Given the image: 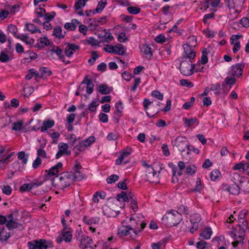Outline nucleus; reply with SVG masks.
<instances>
[{"mask_svg":"<svg viewBox=\"0 0 249 249\" xmlns=\"http://www.w3.org/2000/svg\"><path fill=\"white\" fill-rule=\"evenodd\" d=\"M145 224L137 220L134 217H126L118 228L119 236H127L132 239L138 237L139 233L145 228Z\"/></svg>","mask_w":249,"mask_h":249,"instance_id":"obj_1","label":"nucleus"},{"mask_svg":"<svg viewBox=\"0 0 249 249\" xmlns=\"http://www.w3.org/2000/svg\"><path fill=\"white\" fill-rule=\"evenodd\" d=\"M78 175H74L71 172L62 173L55 177L57 186L60 189H64L70 186L73 181H79L84 178L83 175L77 172Z\"/></svg>","mask_w":249,"mask_h":249,"instance_id":"obj_2","label":"nucleus"},{"mask_svg":"<svg viewBox=\"0 0 249 249\" xmlns=\"http://www.w3.org/2000/svg\"><path fill=\"white\" fill-rule=\"evenodd\" d=\"M182 219V215L175 210L168 212L162 218L163 223L170 227L177 225Z\"/></svg>","mask_w":249,"mask_h":249,"instance_id":"obj_3","label":"nucleus"},{"mask_svg":"<svg viewBox=\"0 0 249 249\" xmlns=\"http://www.w3.org/2000/svg\"><path fill=\"white\" fill-rule=\"evenodd\" d=\"M245 0H229L228 6L230 13L228 18L231 20L238 18Z\"/></svg>","mask_w":249,"mask_h":249,"instance_id":"obj_4","label":"nucleus"},{"mask_svg":"<svg viewBox=\"0 0 249 249\" xmlns=\"http://www.w3.org/2000/svg\"><path fill=\"white\" fill-rule=\"evenodd\" d=\"M68 220L67 218L66 219L63 216L61 218V222L63 225V230L61 231L60 236L58 237L56 241L57 243H60L63 241L66 242H69L72 239V230L71 227H68L66 224V221Z\"/></svg>","mask_w":249,"mask_h":249,"instance_id":"obj_5","label":"nucleus"},{"mask_svg":"<svg viewBox=\"0 0 249 249\" xmlns=\"http://www.w3.org/2000/svg\"><path fill=\"white\" fill-rule=\"evenodd\" d=\"M196 42L194 37H190L187 39V43L183 46L184 49V56L191 60L195 58L196 52L194 50V47L195 46Z\"/></svg>","mask_w":249,"mask_h":249,"instance_id":"obj_6","label":"nucleus"},{"mask_svg":"<svg viewBox=\"0 0 249 249\" xmlns=\"http://www.w3.org/2000/svg\"><path fill=\"white\" fill-rule=\"evenodd\" d=\"M230 235L233 240L231 243L233 247L237 248L239 245L243 243L245 234L239 230L238 231L235 228H232L230 232Z\"/></svg>","mask_w":249,"mask_h":249,"instance_id":"obj_7","label":"nucleus"},{"mask_svg":"<svg viewBox=\"0 0 249 249\" xmlns=\"http://www.w3.org/2000/svg\"><path fill=\"white\" fill-rule=\"evenodd\" d=\"M171 143L173 146L177 147L181 152L185 151L186 148L190 150L187 139L185 137L178 136L175 140H172Z\"/></svg>","mask_w":249,"mask_h":249,"instance_id":"obj_8","label":"nucleus"},{"mask_svg":"<svg viewBox=\"0 0 249 249\" xmlns=\"http://www.w3.org/2000/svg\"><path fill=\"white\" fill-rule=\"evenodd\" d=\"M194 68L195 66L192 63L191 60L183 61L180 65V72L185 76L191 75L194 73Z\"/></svg>","mask_w":249,"mask_h":249,"instance_id":"obj_9","label":"nucleus"},{"mask_svg":"<svg viewBox=\"0 0 249 249\" xmlns=\"http://www.w3.org/2000/svg\"><path fill=\"white\" fill-rule=\"evenodd\" d=\"M131 153V149L127 147L122 150L121 154L116 160L115 163L117 165L127 163L129 161V156Z\"/></svg>","mask_w":249,"mask_h":249,"instance_id":"obj_10","label":"nucleus"},{"mask_svg":"<svg viewBox=\"0 0 249 249\" xmlns=\"http://www.w3.org/2000/svg\"><path fill=\"white\" fill-rule=\"evenodd\" d=\"M43 182L39 179L34 180L33 181L29 183H24L20 187L21 192H26L32 191V193L35 194V192H33V190L41 186L43 184Z\"/></svg>","mask_w":249,"mask_h":249,"instance_id":"obj_11","label":"nucleus"},{"mask_svg":"<svg viewBox=\"0 0 249 249\" xmlns=\"http://www.w3.org/2000/svg\"><path fill=\"white\" fill-rule=\"evenodd\" d=\"M28 246L29 249H47L48 244L46 240L40 239L29 242Z\"/></svg>","mask_w":249,"mask_h":249,"instance_id":"obj_12","label":"nucleus"},{"mask_svg":"<svg viewBox=\"0 0 249 249\" xmlns=\"http://www.w3.org/2000/svg\"><path fill=\"white\" fill-rule=\"evenodd\" d=\"M242 36L241 35L238 34L233 35L231 37V44L233 46L232 50L234 54L236 53L241 49L240 42L239 40Z\"/></svg>","mask_w":249,"mask_h":249,"instance_id":"obj_13","label":"nucleus"},{"mask_svg":"<svg viewBox=\"0 0 249 249\" xmlns=\"http://www.w3.org/2000/svg\"><path fill=\"white\" fill-rule=\"evenodd\" d=\"M58 151L56 153L55 157L57 159L60 158L63 155H70L71 153L70 150H69V145L67 143L60 142L58 145Z\"/></svg>","mask_w":249,"mask_h":249,"instance_id":"obj_14","label":"nucleus"},{"mask_svg":"<svg viewBox=\"0 0 249 249\" xmlns=\"http://www.w3.org/2000/svg\"><path fill=\"white\" fill-rule=\"evenodd\" d=\"M200 220V216L197 213H195L191 215L190 222L192 226L190 228V231L192 233H194L198 229V223Z\"/></svg>","mask_w":249,"mask_h":249,"instance_id":"obj_15","label":"nucleus"},{"mask_svg":"<svg viewBox=\"0 0 249 249\" xmlns=\"http://www.w3.org/2000/svg\"><path fill=\"white\" fill-rule=\"evenodd\" d=\"M147 172V178L149 182L157 183L159 182V173L155 171L152 167H148Z\"/></svg>","mask_w":249,"mask_h":249,"instance_id":"obj_16","label":"nucleus"},{"mask_svg":"<svg viewBox=\"0 0 249 249\" xmlns=\"http://www.w3.org/2000/svg\"><path fill=\"white\" fill-rule=\"evenodd\" d=\"M41 181H42V180ZM43 184L45 183L46 186V187L45 188L44 190H42L40 191H37L36 192V193H35V195H39L42 194L45 192H47L52 189V186L53 185L57 186V183L55 178L52 179H47L46 180H43Z\"/></svg>","mask_w":249,"mask_h":249,"instance_id":"obj_17","label":"nucleus"},{"mask_svg":"<svg viewBox=\"0 0 249 249\" xmlns=\"http://www.w3.org/2000/svg\"><path fill=\"white\" fill-rule=\"evenodd\" d=\"M235 82L236 80L233 77L230 76H227L222 83L224 91H229L232 86L235 84Z\"/></svg>","mask_w":249,"mask_h":249,"instance_id":"obj_18","label":"nucleus"},{"mask_svg":"<svg viewBox=\"0 0 249 249\" xmlns=\"http://www.w3.org/2000/svg\"><path fill=\"white\" fill-rule=\"evenodd\" d=\"M10 231L4 225L0 224V240L1 242L7 241L11 236Z\"/></svg>","mask_w":249,"mask_h":249,"instance_id":"obj_19","label":"nucleus"},{"mask_svg":"<svg viewBox=\"0 0 249 249\" xmlns=\"http://www.w3.org/2000/svg\"><path fill=\"white\" fill-rule=\"evenodd\" d=\"M79 241V247L81 249L91 248L93 245L92 239L89 236H82Z\"/></svg>","mask_w":249,"mask_h":249,"instance_id":"obj_20","label":"nucleus"},{"mask_svg":"<svg viewBox=\"0 0 249 249\" xmlns=\"http://www.w3.org/2000/svg\"><path fill=\"white\" fill-rule=\"evenodd\" d=\"M243 71V66L239 64L233 65L231 68V74L233 77H239L242 75Z\"/></svg>","mask_w":249,"mask_h":249,"instance_id":"obj_21","label":"nucleus"},{"mask_svg":"<svg viewBox=\"0 0 249 249\" xmlns=\"http://www.w3.org/2000/svg\"><path fill=\"white\" fill-rule=\"evenodd\" d=\"M89 0H78L77 1L74 6V9L75 13L79 16H82L84 15L83 11H80L82 8L84 7L86 2Z\"/></svg>","mask_w":249,"mask_h":249,"instance_id":"obj_22","label":"nucleus"},{"mask_svg":"<svg viewBox=\"0 0 249 249\" xmlns=\"http://www.w3.org/2000/svg\"><path fill=\"white\" fill-rule=\"evenodd\" d=\"M152 103V102L150 101L148 99H144L143 102L144 109L146 112L147 116L149 118H153L155 116V115H156L157 113V111H154L152 113H150L148 111V110L149 109H152L153 108H154L153 106H150Z\"/></svg>","mask_w":249,"mask_h":249,"instance_id":"obj_23","label":"nucleus"},{"mask_svg":"<svg viewBox=\"0 0 249 249\" xmlns=\"http://www.w3.org/2000/svg\"><path fill=\"white\" fill-rule=\"evenodd\" d=\"M55 122L53 120H45L40 126V131L42 132H47V130L54 126Z\"/></svg>","mask_w":249,"mask_h":249,"instance_id":"obj_24","label":"nucleus"},{"mask_svg":"<svg viewBox=\"0 0 249 249\" xmlns=\"http://www.w3.org/2000/svg\"><path fill=\"white\" fill-rule=\"evenodd\" d=\"M50 40L45 36L41 37L37 39V43L35 47L38 49H42L46 46L49 45Z\"/></svg>","mask_w":249,"mask_h":249,"instance_id":"obj_25","label":"nucleus"},{"mask_svg":"<svg viewBox=\"0 0 249 249\" xmlns=\"http://www.w3.org/2000/svg\"><path fill=\"white\" fill-rule=\"evenodd\" d=\"M95 142L94 137H89L87 139L83 140L79 142L78 147L80 150H84L86 147L89 146Z\"/></svg>","mask_w":249,"mask_h":249,"instance_id":"obj_26","label":"nucleus"},{"mask_svg":"<svg viewBox=\"0 0 249 249\" xmlns=\"http://www.w3.org/2000/svg\"><path fill=\"white\" fill-rule=\"evenodd\" d=\"M63 164L62 162H59L56 165L53 166L48 171V176L51 177L57 175L59 172L62 171Z\"/></svg>","mask_w":249,"mask_h":249,"instance_id":"obj_27","label":"nucleus"},{"mask_svg":"<svg viewBox=\"0 0 249 249\" xmlns=\"http://www.w3.org/2000/svg\"><path fill=\"white\" fill-rule=\"evenodd\" d=\"M79 48V46L76 45L69 44L65 48V53L66 55L68 57H71Z\"/></svg>","mask_w":249,"mask_h":249,"instance_id":"obj_28","label":"nucleus"},{"mask_svg":"<svg viewBox=\"0 0 249 249\" xmlns=\"http://www.w3.org/2000/svg\"><path fill=\"white\" fill-rule=\"evenodd\" d=\"M15 36L17 38L21 40L22 42L29 46H32L34 43V40L32 38L26 36V35L16 34Z\"/></svg>","mask_w":249,"mask_h":249,"instance_id":"obj_29","label":"nucleus"},{"mask_svg":"<svg viewBox=\"0 0 249 249\" xmlns=\"http://www.w3.org/2000/svg\"><path fill=\"white\" fill-rule=\"evenodd\" d=\"M83 221L88 225H97L100 222V218L98 217L89 218L87 216H84L83 218Z\"/></svg>","mask_w":249,"mask_h":249,"instance_id":"obj_30","label":"nucleus"},{"mask_svg":"<svg viewBox=\"0 0 249 249\" xmlns=\"http://www.w3.org/2000/svg\"><path fill=\"white\" fill-rule=\"evenodd\" d=\"M101 34L103 42L109 43L114 39L113 36L108 30L105 29Z\"/></svg>","mask_w":249,"mask_h":249,"instance_id":"obj_31","label":"nucleus"},{"mask_svg":"<svg viewBox=\"0 0 249 249\" xmlns=\"http://www.w3.org/2000/svg\"><path fill=\"white\" fill-rule=\"evenodd\" d=\"M141 51L144 57L147 58H150L153 55L151 48L146 44L142 45L141 48Z\"/></svg>","mask_w":249,"mask_h":249,"instance_id":"obj_32","label":"nucleus"},{"mask_svg":"<svg viewBox=\"0 0 249 249\" xmlns=\"http://www.w3.org/2000/svg\"><path fill=\"white\" fill-rule=\"evenodd\" d=\"M84 84H86V88L87 92L89 94H91L93 91L94 87L92 81L90 79H85L82 81L81 85V87Z\"/></svg>","mask_w":249,"mask_h":249,"instance_id":"obj_33","label":"nucleus"},{"mask_svg":"<svg viewBox=\"0 0 249 249\" xmlns=\"http://www.w3.org/2000/svg\"><path fill=\"white\" fill-rule=\"evenodd\" d=\"M113 53L117 55H123L124 54L126 49L123 45L117 43L113 46Z\"/></svg>","mask_w":249,"mask_h":249,"instance_id":"obj_34","label":"nucleus"},{"mask_svg":"<svg viewBox=\"0 0 249 249\" xmlns=\"http://www.w3.org/2000/svg\"><path fill=\"white\" fill-rule=\"evenodd\" d=\"M11 58L10 53L6 50L2 51L0 53V61L2 63L7 62Z\"/></svg>","mask_w":249,"mask_h":249,"instance_id":"obj_35","label":"nucleus"},{"mask_svg":"<svg viewBox=\"0 0 249 249\" xmlns=\"http://www.w3.org/2000/svg\"><path fill=\"white\" fill-rule=\"evenodd\" d=\"M46 11L44 8H36L35 10V13L36 15L37 18H35L34 19V22L38 23L39 24H41L42 22L40 21V20L38 19L39 18L41 17H44Z\"/></svg>","mask_w":249,"mask_h":249,"instance_id":"obj_36","label":"nucleus"},{"mask_svg":"<svg viewBox=\"0 0 249 249\" xmlns=\"http://www.w3.org/2000/svg\"><path fill=\"white\" fill-rule=\"evenodd\" d=\"M213 234V231L211 228L207 227L204 229L203 231L200 234V236L205 239H209L211 238Z\"/></svg>","mask_w":249,"mask_h":249,"instance_id":"obj_37","label":"nucleus"},{"mask_svg":"<svg viewBox=\"0 0 249 249\" xmlns=\"http://www.w3.org/2000/svg\"><path fill=\"white\" fill-rule=\"evenodd\" d=\"M19 225L20 224L18 222L12 219V217L11 216L8 217V220L6 223V227L8 228L10 231L12 229L18 228Z\"/></svg>","mask_w":249,"mask_h":249,"instance_id":"obj_38","label":"nucleus"},{"mask_svg":"<svg viewBox=\"0 0 249 249\" xmlns=\"http://www.w3.org/2000/svg\"><path fill=\"white\" fill-rule=\"evenodd\" d=\"M33 77H35V79L36 80L38 78H39V74L35 69H30L27 74L26 75L25 78L26 80H29Z\"/></svg>","mask_w":249,"mask_h":249,"instance_id":"obj_39","label":"nucleus"},{"mask_svg":"<svg viewBox=\"0 0 249 249\" xmlns=\"http://www.w3.org/2000/svg\"><path fill=\"white\" fill-rule=\"evenodd\" d=\"M129 196L132 209L134 212H136L138 210V207L136 197L131 192H129Z\"/></svg>","mask_w":249,"mask_h":249,"instance_id":"obj_40","label":"nucleus"},{"mask_svg":"<svg viewBox=\"0 0 249 249\" xmlns=\"http://www.w3.org/2000/svg\"><path fill=\"white\" fill-rule=\"evenodd\" d=\"M52 51L55 53L57 56H58L60 58V59L61 60V61L65 63L66 64H68L70 61H66L64 59V57L63 55V52L62 50L58 47H56L55 48H54Z\"/></svg>","mask_w":249,"mask_h":249,"instance_id":"obj_41","label":"nucleus"},{"mask_svg":"<svg viewBox=\"0 0 249 249\" xmlns=\"http://www.w3.org/2000/svg\"><path fill=\"white\" fill-rule=\"evenodd\" d=\"M48 134L53 140V143L56 144L58 142V139L60 136V134L58 132H55L53 130H51L47 132Z\"/></svg>","mask_w":249,"mask_h":249,"instance_id":"obj_42","label":"nucleus"},{"mask_svg":"<svg viewBox=\"0 0 249 249\" xmlns=\"http://www.w3.org/2000/svg\"><path fill=\"white\" fill-rule=\"evenodd\" d=\"M239 230L245 234L249 230V223L247 220L242 221L241 223L238 222Z\"/></svg>","mask_w":249,"mask_h":249,"instance_id":"obj_43","label":"nucleus"},{"mask_svg":"<svg viewBox=\"0 0 249 249\" xmlns=\"http://www.w3.org/2000/svg\"><path fill=\"white\" fill-rule=\"evenodd\" d=\"M184 124L187 127L192 126L194 125H198L199 124L198 121L195 118L191 119H184Z\"/></svg>","mask_w":249,"mask_h":249,"instance_id":"obj_44","label":"nucleus"},{"mask_svg":"<svg viewBox=\"0 0 249 249\" xmlns=\"http://www.w3.org/2000/svg\"><path fill=\"white\" fill-rule=\"evenodd\" d=\"M53 34L58 38H62L64 36L62 29L60 26H56L54 28Z\"/></svg>","mask_w":249,"mask_h":249,"instance_id":"obj_45","label":"nucleus"},{"mask_svg":"<svg viewBox=\"0 0 249 249\" xmlns=\"http://www.w3.org/2000/svg\"><path fill=\"white\" fill-rule=\"evenodd\" d=\"M107 0H101L98 3L96 8L95 9V12L97 13H101L107 5Z\"/></svg>","mask_w":249,"mask_h":249,"instance_id":"obj_46","label":"nucleus"},{"mask_svg":"<svg viewBox=\"0 0 249 249\" xmlns=\"http://www.w3.org/2000/svg\"><path fill=\"white\" fill-rule=\"evenodd\" d=\"M83 43L84 44H89L91 46H98L99 44V42L93 37H90L83 40Z\"/></svg>","mask_w":249,"mask_h":249,"instance_id":"obj_47","label":"nucleus"},{"mask_svg":"<svg viewBox=\"0 0 249 249\" xmlns=\"http://www.w3.org/2000/svg\"><path fill=\"white\" fill-rule=\"evenodd\" d=\"M39 77L48 76L52 74L51 71L46 67H41L39 70Z\"/></svg>","mask_w":249,"mask_h":249,"instance_id":"obj_48","label":"nucleus"},{"mask_svg":"<svg viewBox=\"0 0 249 249\" xmlns=\"http://www.w3.org/2000/svg\"><path fill=\"white\" fill-rule=\"evenodd\" d=\"M18 159L21 160L23 164H26L28 161V155H26L24 152L21 151L18 153Z\"/></svg>","mask_w":249,"mask_h":249,"instance_id":"obj_49","label":"nucleus"},{"mask_svg":"<svg viewBox=\"0 0 249 249\" xmlns=\"http://www.w3.org/2000/svg\"><path fill=\"white\" fill-rule=\"evenodd\" d=\"M221 177L220 172L218 170H213L211 173L210 178L211 180L215 181L219 179Z\"/></svg>","mask_w":249,"mask_h":249,"instance_id":"obj_50","label":"nucleus"},{"mask_svg":"<svg viewBox=\"0 0 249 249\" xmlns=\"http://www.w3.org/2000/svg\"><path fill=\"white\" fill-rule=\"evenodd\" d=\"M117 199L120 201H128L129 200V192H122L117 196Z\"/></svg>","mask_w":249,"mask_h":249,"instance_id":"obj_51","label":"nucleus"},{"mask_svg":"<svg viewBox=\"0 0 249 249\" xmlns=\"http://www.w3.org/2000/svg\"><path fill=\"white\" fill-rule=\"evenodd\" d=\"M246 178L241 176L238 173H234L232 176V179L235 183H240L241 184L246 179Z\"/></svg>","mask_w":249,"mask_h":249,"instance_id":"obj_52","label":"nucleus"},{"mask_svg":"<svg viewBox=\"0 0 249 249\" xmlns=\"http://www.w3.org/2000/svg\"><path fill=\"white\" fill-rule=\"evenodd\" d=\"M228 190L230 194L233 195H236L239 193L240 187L234 184L230 186L228 188Z\"/></svg>","mask_w":249,"mask_h":249,"instance_id":"obj_53","label":"nucleus"},{"mask_svg":"<svg viewBox=\"0 0 249 249\" xmlns=\"http://www.w3.org/2000/svg\"><path fill=\"white\" fill-rule=\"evenodd\" d=\"M127 10L129 14L137 15L141 12V9L137 6H128Z\"/></svg>","mask_w":249,"mask_h":249,"instance_id":"obj_54","label":"nucleus"},{"mask_svg":"<svg viewBox=\"0 0 249 249\" xmlns=\"http://www.w3.org/2000/svg\"><path fill=\"white\" fill-rule=\"evenodd\" d=\"M177 212H179V213L181 215L182 214L185 215L189 214L190 213V211L189 208L186 206L181 205L179 206Z\"/></svg>","mask_w":249,"mask_h":249,"instance_id":"obj_55","label":"nucleus"},{"mask_svg":"<svg viewBox=\"0 0 249 249\" xmlns=\"http://www.w3.org/2000/svg\"><path fill=\"white\" fill-rule=\"evenodd\" d=\"M25 26L27 30L32 34L37 32H40V30L38 28L32 23H27L26 24Z\"/></svg>","mask_w":249,"mask_h":249,"instance_id":"obj_56","label":"nucleus"},{"mask_svg":"<svg viewBox=\"0 0 249 249\" xmlns=\"http://www.w3.org/2000/svg\"><path fill=\"white\" fill-rule=\"evenodd\" d=\"M23 122L21 121L15 122L13 124L12 129L15 131H19L21 129Z\"/></svg>","mask_w":249,"mask_h":249,"instance_id":"obj_57","label":"nucleus"},{"mask_svg":"<svg viewBox=\"0 0 249 249\" xmlns=\"http://www.w3.org/2000/svg\"><path fill=\"white\" fill-rule=\"evenodd\" d=\"M166 40H168V39L162 34L159 35L155 38V41L158 43H163Z\"/></svg>","mask_w":249,"mask_h":249,"instance_id":"obj_58","label":"nucleus"},{"mask_svg":"<svg viewBox=\"0 0 249 249\" xmlns=\"http://www.w3.org/2000/svg\"><path fill=\"white\" fill-rule=\"evenodd\" d=\"M240 187L243 190L247 193H249V179L247 178L240 184Z\"/></svg>","mask_w":249,"mask_h":249,"instance_id":"obj_59","label":"nucleus"},{"mask_svg":"<svg viewBox=\"0 0 249 249\" xmlns=\"http://www.w3.org/2000/svg\"><path fill=\"white\" fill-rule=\"evenodd\" d=\"M56 14L54 12H51L50 13H46L44 17V20L45 21H50L52 20L55 16Z\"/></svg>","mask_w":249,"mask_h":249,"instance_id":"obj_60","label":"nucleus"},{"mask_svg":"<svg viewBox=\"0 0 249 249\" xmlns=\"http://www.w3.org/2000/svg\"><path fill=\"white\" fill-rule=\"evenodd\" d=\"M119 176L116 175H111L107 179V182L108 184H112L119 179Z\"/></svg>","mask_w":249,"mask_h":249,"instance_id":"obj_61","label":"nucleus"},{"mask_svg":"<svg viewBox=\"0 0 249 249\" xmlns=\"http://www.w3.org/2000/svg\"><path fill=\"white\" fill-rule=\"evenodd\" d=\"M151 95L160 101H162L163 99V95L158 90L153 91L151 93Z\"/></svg>","mask_w":249,"mask_h":249,"instance_id":"obj_62","label":"nucleus"},{"mask_svg":"<svg viewBox=\"0 0 249 249\" xmlns=\"http://www.w3.org/2000/svg\"><path fill=\"white\" fill-rule=\"evenodd\" d=\"M117 39L120 42H124L128 40V37L125 33L121 32L118 35Z\"/></svg>","mask_w":249,"mask_h":249,"instance_id":"obj_63","label":"nucleus"},{"mask_svg":"<svg viewBox=\"0 0 249 249\" xmlns=\"http://www.w3.org/2000/svg\"><path fill=\"white\" fill-rule=\"evenodd\" d=\"M98 91L101 94H105L109 93V90L106 85H101L98 87Z\"/></svg>","mask_w":249,"mask_h":249,"instance_id":"obj_64","label":"nucleus"}]
</instances>
